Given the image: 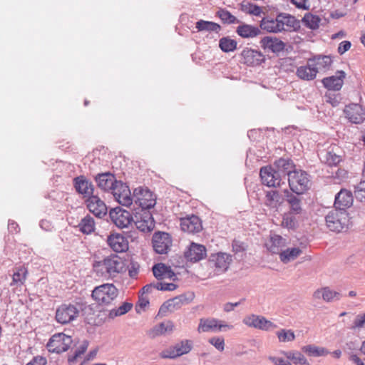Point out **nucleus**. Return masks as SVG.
Returning a JSON list of instances; mask_svg holds the SVG:
<instances>
[{"instance_id": "nucleus-31", "label": "nucleus", "mask_w": 365, "mask_h": 365, "mask_svg": "<svg viewBox=\"0 0 365 365\" xmlns=\"http://www.w3.org/2000/svg\"><path fill=\"white\" fill-rule=\"evenodd\" d=\"M281 354L293 365H310L307 359L299 351H282Z\"/></svg>"}, {"instance_id": "nucleus-54", "label": "nucleus", "mask_w": 365, "mask_h": 365, "mask_svg": "<svg viewBox=\"0 0 365 365\" xmlns=\"http://www.w3.org/2000/svg\"><path fill=\"white\" fill-rule=\"evenodd\" d=\"M166 271H167V266L163 263H158V264L154 265L153 267V275L158 279H164Z\"/></svg>"}, {"instance_id": "nucleus-27", "label": "nucleus", "mask_w": 365, "mask_h": 365, "mask_svg": "<svg viewBox=\"0 0 365 365\" xmlns=\"http://www.w3.org/2000/svg\"><path fill=\"white\" fill-rule=\"evenodd\" d=\"M74 187L76 191L84 196L90 197L93 192V185L91 182L84 176H78L73 179Z\"/></svg>"}, {"instance_id": "nucleus-14", "label": "nucleus", "mask_w": 365, "mask_h": 365, "mask_svg": "<svg viewBox=\"0 0 365 365\" xmlns=\"http://www.w3.org/2000/svg\"><path fill=\"white\" fill-rule=\"evenodd\" d=\"M112 222L120 228L128 227L133 220V216L130 213L120 207L112 209L109 212Z\"/></svg>"}, {"instance_id": "nucleus-33", "label": "nucleus", "mask_w": 365, "mask_h": 365, "mask_svg": "<svg viewBox=\"0 0 365 365\" xmlns=\"http://www.w3.org/2000/svg\"><path fill=\"white\" fill-rule=\"evenodd\" d=\"M312 62L309 58L305 65L297 68L296 74L300 79L312 81L317 77L316 70L312 66Z\"/></svg>"}, {"instance_id": "nucleus-48", "label": "nucleus", "mask_w": 365, "mask_h": 365, "mask_svg": "<svg viewBox=\"0 0 365 365\" xmlns=\"http://www.w3.org/2000/svg\"><path fill=\"white\" fill-rule=\"evenodd\" d=\"M219 46L220 49L225 53L235 51L237 48V41L230 37H223L220 39Z\"/></svg>"}, {"instance_id": "nucleus-29", "label": "nucleus", "mask_w": 365, "mask_h": 365, "mask_svg": "<svg viewBox=\"0 0 365 365\" xmlns=\"http://www.w3.org/2000/svg\"><path fill=\"white\" fill-rule=\"evenodd\" d=\"M108 244L116 252H123L128 250L127 240L121 235H111L108 237Z\"/></svg>"}, {"instance_id": "nucleus-5", "label": "nucleus", "mask_w": 365, "mask_h": 365, "mask_svg": "<svg viewBox=\"0 0 365 365\" xmlns=\"http://www.w3.org/2000/svg\"><path fill=\"white\" fill-rule=\"evenodd\" d=\"M309 181L308 174L301 170H294L288 178L291 190L297 195L303 194L309 189Z\"/></svg>"}, {"instance_id": "nucleus-6", "label": "nucleus", "mask_w": 365, "mask_h": 365, "mask_svg": "<svg viewBox=\"0 0 365 365\" xmlns=\"http://www.w3.org/2000/svg\"><path fill=\"white\" fill-rule=\"evenodd\" d=\"M73 341L71 336L63 333L53 334L46 344L48 351L51 353L61 354L66 351Z\"/></svg>"}, {"instance_id": "nucleus-40", "label": "nucleus", "mask_w": 365, "mask_h": 365, "mask_svg": "<svg viewBox=\"0 0 365 365\" xmlns=\"http://www.w3.org/2000/svg\"><path fill=\"white\" fill-rule=\"evenodd\" d=\"M237 33L242 38H253L260 34V30L249 24L240 25L237 29Z\"/></svg>"}, {"instance_id": "nucleus-62", "label": "nucleus", "mask_w": 365, "mask_h": 365, "mask_svg": "<svg viewBox=\"0 0 365 365\" xmlns=\"http://www.w3.org/2000/svg\"><path fill=\"white\" fill-rule=\"evenodd\" d=\"M148 304H149V299H148V297H145L144 294H141V295L139 296V299H138V304L136 305L137 312H140L139 308L143 309Z\"/></svg>"}, {"instance_id": "nucleus-23", "label": "nucleus", "mask_w": 365, "mask_h": 365, "mask_svg": "<svg viewBox=\"0 0 365 365\" xmlns=\"http://www.w3.org/2000/svg\"><path fill=\"white\" fill-rule=\"evenodd\" d=\"M312 62V66L317 73H325L329 71L332 64V59L329 56L318 55L313 58H309Z\"/></svg>"}, {"instance_id": "nucleus-17", "label": "nucleus", "mask_w": 365, "mask_h": 365, "mask_svg": "<svg viewBox=\"0 0 365 365\" xmlns=\"http://www.w3.org/2000/svg\"><path fill=\"white\" fill-rule=\"evenodd\" d=\"M259 175L262 183L268 187H277L281 185L282 178L272 166L262 168Z\"/></svg>"}, {"instance_id": "nucleus-50", "label": "nucleus", "mask_w": 365, "mask_h": 365, "mask_svg": "<svg viewBox=\"0 0 365 365\" xmlns=\"http://www.w3.org/2000/svg\"><path fill=\"white\" fill-rule=\"evenodd\" d=\"M173 346L179 356L187 354L192 349V343L188 340L181 341Z\"/></svg>"}, {"instance_id": "nucleus-61", "label": "nucleus", "mask_w": 365, "mask_h": 365, "mask_svg": "<svg viewBox=\"0 0 365 365\" xmlns=\"http://www.w3.org/2000/svg\"><path fill=\"white\" fill-rule=\"evenodd\" d=\"M365 324V314L357 315L354 321L352 329L362 328Z\"/></svg>"}, {"instance_id": "nucleus-41", "label": "nucleus", "mask_w": 365, "mask_h": 365, "mask_svg": "<svg viewBox=\"0 0 365 365\" xmlns=\"http://www.w3.org/2000/svg\"><path fill=\"white\" fill-rule=\"evenodd\" d=\"M302 351L308 356L314 357L325 356L329 354V351L326 348L314 344L302 346Z\"/></svg>"}, {"instance_id": "nucleus-60", "label": "nucleus", "mask_w": 365, "mask_h": 365, "mask_svg": "<svg viewBox=\"0 0 365 365\" xmlns=\"http://www.w3.org/2000/svg\"><path fill=\"white\" fill-rule=\"evenodd\" d=\"M269 360L272 361L274 365H293L289 360L286 358L279 356H269Z\"/></svg>"}, {"instance_id": "nucleus-7", "label": "nucleus", "mask_w": 365, "mask_h": 365, "mask_svg": "<svg viewBox=\"0 0 365 365\" xmlns=\"http://www.w3.org/2000/svg\"><path fill=\"white\" fill-rule=\"evenodd\" d=\"M133 197L135 202L141 207L140 210H148L156 203L155 195L148 188L141 187L135 188L133 191Z\"/></svg>"}, {"instance_id": "nucleus-25", "label": "nucleus", "mask_w": 365, "mask_h": 365, "mask_svg": "<svg viewBox=\"0 0 365 365\" xmlns=\"http://www.w3.org/2000/svg\"><path fill=\"white\" fill-rule=\"evenodd\" d=\"M287 245V240L278 235H272L265 244L266 247L270 252L279 255Z\"/></svg>"}, {"instance_id": "nucleus-45", "label": "nucleus", "mask_w": 365, "mask_h": 365, "mask_svg": "<svg viewBox=\"0 0 365 365\" xmlns=\"http://www.w3.org/2000/svg\"><path fill=\"white\" fill-rule=\"evenodd\" d=\"M240 9L245 14L259 16L262 13V8L247 1H243L240 4Z\"/></svg>"}, {"instance_id": "nucleus-55", "label": "nucleus", "mask_w": 365, "mask_h": 365, "mask_svg": "<svg viewBox=\"0 0 365 365\" xmlns=\"http://www.w3.org/2000/svg\"><path fill=\"white\" fill-rule=\"evenodd\" d=\"M354 195L358 200L365 202V182H360L355 187Z\"/></svg>"}, {"instance_id": "nucleus-3", "label": "nucleus", "mask_w": 365, "mask_h": 365, "mask_svg": "<svg viewBox=\"0 0 365 365\" xmlns=\"http://www.w3.org/2000/svg\"><path fill=\"white\" fill-rule=\"evenodd\" d=\"M349 216L343 209H334L325 216L327 227L331 232H340L347 227Z\"/></svg>"}, {"instance_id": "nucleus-44", "label": "nucleus", "mask_w": 365, "mask_h": 365, "mask_svg": "<svg viewBox=\"0 0 365 365\" xmlns=\"http://www.w3.org/2000/svg\"><path fill=\"white\" fill-rule=\"evenodd\" d=\"M195 28L197 31H215L218 33L220 30V26L215 22L200 20L196 23Z\"/></svg>"}, {"instance_id": "nucleus-64", "label": "nucleus", "mask_w": 365, "mask_h": 365, "mask_svg": "<svg viewBox=\"0 0 365 365\" xmlns=\"http://www.w3.org/2000/svg\"><path fill=\"white\" fill-rule=\"evenodd\" d=\"M46 360L42 356H36L26 365H46Z\"/></svg>"}, {"instance_id": "nucleus-13", "label": "nucleus", "mask_w": 365, "mask_h": 365, "mask_svg": "<svg viewBox=\"0 0 365 365\" xmlns=\"http://www.w3.org/2000/svg\"><path fill=\"white\" fill-rule=\"evenodd\" d=\"M112 194L115 200L123 206L129 207L134 200L133 196H131L129 187L121 181L117 183Z\"/></svg>"}, {"instance_id": "nucleus-12", "label": "nucleus", "mask_w": 365, "mask_h": 365, "mask_svg": "<svg viewBox=\"0 0 365 365\" xmlns=\"http://www.w3.org/2000/svg\"><path fill=\"white\" fill-rule=\"evenodd\" d=\"M207 256L206 247L198 243L190 242L184 252V257L187 262L195 263L205 259Z\"/></svg>"}, {"instance_id": "nucleus-2", "label": "nucleus", "mask_w": 365, "mask_h": 365, "mask_svg": "<svg viewBox=\"0 0 365 365\" xmlns=\"http://www.w3.org/2000/svg\"><path fill=\"white\" fill-rule=\"evenodd\" d=\"M93 269L101 277L108 278L126 270L124 261L118 256L108 257L93 264Z\"/></svg>"}, {"instance_id": "nucleus-26", "label": "nucleus", "mask_w": 365, "mask_h": 365, "mask_svg": "<svg viewBox=\"0 0 365 365\" xmlns=\"http://www.w3.org/2000/svg\"><path fill=\"white\" fill-rule=\"evenodd\" d=\"M272 166L282 179L285 178L287 175L288 178L289 177V174L293 172L292 169L294 165L292 161L289 159L279 158L277 160Z\"/></svg>"}, {"instance_id": "nucleus-28", "label": "nucleus", "mask_w": 365, "mask_h": 365, "mask_svg": "<svg viewBox=\"0 0 365 365\" xmlns=\"http://www.w3.org/2000/svg\"><path fill=\"white\" fill-rule=\"evenodd\" d=\"M242 56L243 62L251 66H258L264 61V57L260 52L250 48L244 49Z\"/></svg>"}, {"instance_id": "nucleus-1", "label": "nucleus", "mask_w": 365, "mask_h": 365, "mask_svg": "<svg viewBox=\"0 0 365 365\" xmlns=\"http://www.w3.org/2000/svg\"><path fill=\"white\" fill-rule=\"evenodd\" d=\"M297 24V21L294 16L281 13L275 19L269 16L262 18L259 26L267 32L277 34L294 29Z\"/></svg>"}, {"instance_id": "nucleus-53", "label": "nucleus", "mask_w": 365, "mask_h": 365, "mask_svg": "<svg viewBox=\"0 0 365 365\" xmlns=\"http://www.w3.org/2000/svg\"><path fill=\"white\" fill-rule=\"evenodd\" d=\"M218 16L220 19L226 24H236L238 23L239 21L237 19L233 16L230 11L225 9H220L217 12Z\"/></svg>"}, {"instance_id": "nucleus-11", "label": "nucleus", "mask_w": 365, "mask_h": 365, "mask_svg": "<svg viewBox=\"0 0 365 365\" xmlns=\"http://www.w3.org/2000/svg\"><path fill=\"white\" fill-rule=\"evenodd\" d=\"M79 314V310L73 304H62L56 312V321L62 324H68L74 320Z\"/></svg>"}, {"instance_id": "nucleus-52", "label": "nucleus", "mask_w": 365, "mask_h": 365, "mask_svg": "<svg viewBox=\"0 0 365 365\" xmlns=\"http://www.w3.org/2000/svg\"><path fill=\"white\" fill-rule=\"evenodd\" d=\"M27 274V270L24 267H20L16 269V271L14 272L13 274V284H23L26 280V277Z\"/></svg>"}, {"instance_id": "nucleus-15", "label": "nucleus", "mask_w": 365, "mask_h": 365, "mask_svg": "<svg viewBox=\"0 0 365 365\" xmlns=\"http://www.w3.org/2000/svg\"><path fill=\"white\" fill-rule=\"evenodd\" d=\"M152 241L153 249L158 254H166L172 245L171 237L166 232L155 233Z\"/></svg>"}, {"instance_id": "nucleus-34", "label": "nucleus", "mask_w": 365, "mask_h": 365, "mask_svg": "<svg viewBox=\"0 0 365 365\" xmlns=\"http://www.w3.org/2000/svg\"><path fill=\"white\" fill-rule=\"evenodd\" d=\"M313 296L315 299L322 298L327 302L334 300L337 301L341 298V294L339 292L331 290L327 287L316 290Z\"/></svg>"}, {"instance_id": "nucleus-38", "label": "nucleus", "mask_w": 365, "mask_h": 365, "mask_svg": "<svg viewBox=\"0 0 365 365\" xmlns=\"http://www.w3.org/2000/svg\"><path fill=\"white\" fill-rule=\"evenodd\" d=\"M287 201L289 205V211L291 212L301 215L303 212L301 199L293 194L290 193L287 190H284Z\"/></svg>"}, {"instance_id": "nucleus-24", "label": "nucleus", "mask_w": 365, "mask_h": 365, "mask_svg": "<svg viewBox=\"0 0 365 365\" xmlns=\"http://www.w3.org/2000/svg\"><path fill=\"white\" fill-rule=\"evenodd\" d=\"M260 46L264 50L277 53L284 48L285 44L276 37L265 36L260 40Z\"/></svg>"}, {"instance_id": "nucleus-42", "label": "nucleus", "mask_w": 365, "mask_h": 365, "mask_svg": "<svg viewBox=\"0 0 365 365\" xmlns=\"http://www.w3.org/2000/svg\"><path fill=\"white\" fill-rule=\"evenodd\" d=\"M265 204L269 207L277 208L282 202L281 195L277 190H270L266 193Z\"/></svg>"}, {"instance_id": "nucleus-30", "label": "nucleus", "mask_w": 365, "mask_h": 365, "mask_svg": "<svg viewBox=\"0 0 365 365\" xmlns=\"http://www.w3.org/2000/svg\"><path fill=\"white\" fill-rule=\"evenodd\" d=\"M352 202L353 196L351 192L347 190L342 189L335 197L334 205L336 209H343L345 210V208L350 207Z\"/></svg>"}, {"instance_id": "nucleus-18", "label": "nucleus", "mask_w": 365, "mask_h": 365, "mask_svg": "<svg viewBox=\"0 0 365 365\" xmlns=\"http://www.w3.org/2000/svg\"><path fill=\"white\" fill-rule=\"evenodd\" d=\"M181 230L190 234L200 232L202 229V222L196 215H190L180 219Z\"/></svg>"}, {"instance_id": "nucleus-63", "label": "nucleus", "mask_w": 365, "mask_h": 365, "mask_svg": "<svg viewBox=\"0 0 365 365\" xmlns=\"http://www.w3.org/2000/svg\"><path fill=\"white\" fill-rule=\"evenodd\" d=\"M325 98L327 99L326 101L329 103L334 107L337 106L339 104V100L337 96L334 94L326 93Z\"/></svg>"}, {"instance_id": "nucleus-35", "label": "nucleus", "mask_w": 365, "mask_h": 365, "mask_svg": "<svg viewBox=\"0 0 365 365\" xmlns=\"http://www.w3.org/2000/svg\"><path fill=\"white\" fill-rule=\"evenodd\" d=\"M319 156L322 162L330 166L336 165L341 160V157L336 153L334 148L321 151Z\"/></svg>"}, {"instance_id": "nucleus-58", "label": "nucleus", "mask_w": 365, "mask_h": 365, "mask_svg": "<svg viewBox=\"0 0 365 365\" xmlns=\"http://www.w3.org/2000/svg\"><path fill=\"white\" fill-rule=\"evenodd\" d=\"M297 9L309 10L310 7L309 0H289Z\"/></svg>"}, {"instance_id": "nucleus-57", "label": "nucleus", "mask_w": 365, "mask_h": 365, "mask_svg": "<svg viewBox=\"0 0 365 365\" xmlns=\"http://www.w3.org/2000/svg\"><path fill=\"white\" fill-rule=\"evenodd\" d=\"M160 356L162 359H175L178 357L174 346H169L160 353Z\"/></svg>"}, {"instance_id": "nucleus-46", "label": "nucleus", "mask_w": 365, "mask_h": 365, "mask_svg": "<svg viewBox=\"0 0 365 365\" xmlns=\"http://www.w3.org/2000/svg\"><path fill=\"white\" fill-rule=\"evenodd\" d=\"M79 230L84 234H90L94 231L95 222L93 217L91 216H86L83 218L78 224Z\"/></svg>"}, {"instance_id": "nucleus-4", "label": "nucleus", "mask_w": 365, "mask_h": 365, "mask_svg": "<svg viewBox=\"0 0 365 365\" xmlns=\"http://www.w3.org/2000/svg\"><path fill=\"white\" fill-rule=\"evenodd\" d=\"M118 294L117 288L113 284H103L96 287L92 292V298L102 306L110 304Z\"/></svg>"}, {"instance_id": "nucleus-8", "label": "nucleus", "mask_w": 365, "mask_h": 365, "mask_svg": "<svg viewBox=\"0 0 365 365\" xmlns=\"http://www.w3.org/2000/svg\"><path fill=\"white\" fill-rule=\"evenodd\" d=\"M136 228L143 232H149L155 227L153 216L149 210H140L135 213L133 217Z\"/></svg>"}, {"instance_id": "nucleus-43", "label": "nucleus", "mask_w": 365, "mask_h": 365, "mask_svg": "<svg viewBox=\"0 0 365 365\" xmlns=\"http://www.w3.org/2000/svg\"><path fill=\"white\" fill-rule=\"evenodd\" d=\"M133 307V304L124 302L118 307L113 308L109 311L108 317L109 319H113L117 317L125 314Z\"/></svg>"}, {"instance_id": "nucleus-9", "label": "nucleus", "mask_w": 365, "mask_h": 365, "mask_svg": "<svg viewBox=\"0 0 365 365\" xmlns=\"http://www.w3.org/2000/svg\"><path fill=\"white\" fill-rule=\"evenodd\" d=\"M242 322L249 327L262 331H270L277 327L275 324L267 319L264 317L256 314H250L245 317Z\"/></svg>"}, {"instance_id": "nucleus-19", "label": "nucleus", "mask_w": 365, "mask_h": 365, "mask_svg": "<svg viewBox=\"0 0 365 365\" xmlns=\"http://www.w3.org/2000/svg\"><path fill=\"white\" fill-rule=\"evenodd\" d=\"M346 78V73L337 71L334 75L324 78L322 81L323 86L329 91H338L341 90Z\"/></svg>"}, {"instance_id": "nucleus-56", "label": "nucleus", "mask_w": 365, "mask_h": 365, "mask_svg": "<svg viewBox=\"0 0 365 365\" xmlns=\"http://www.w3.org/2000/svg\"><path fill=\"white\" fill-rule=\"evenodd\" d=\"M209 343L212 344L216 349L222 351L225 349V339L221 336H213L209 339Z\"/></svg>"}, {"instance_id": "nucleus-20", "label": "nucleus", "mask_w": 365, "mask_h": 365, "mask_svg": "<svg viewBox=\"0 0 365 365\" xmlns=\"http://www.w3.org/2000/svg\"><path fill=\"white\" fill-rule=\"evenodd\" d=\"M194 299V294H183L175 297L167 301L160 309V312H163L164 309H168L170 312L180 308L183 304H189Z\"/></svg>"}, {"instance_id": "nucleus-22", "label": "nucleus", "mask_w": 365, "mask_h": 365, "mask_svg": "<svg viewBox=\"0 0 365 365\" xmlns=\"http://www.w3.org/2000/svg\"><path fill=\"white\" fill-rule=\"evenodd\" d=\"M88 210L98 218H102L107 213V207L104 202L96 195H91L87 200Z\"/></svg>"}, {"instance_id": "nucleus-37", "label": "nucleus", "mask_w": 365, "mask_h": 365, "mask_svg": "<svg viewBox=\"0 0 365 365\" xmlns=\"http://www.w3.org/2000/svg\"><path fill=\"white\" fill-rule=\"evenodd\" d=\"M218 319L215 318H202L200 319L197 331L204 332H217Z\"/></svg>"}, {"instance_id": "nucleus-32", "label": "nucleus", "mask_w": 365, "mask_h": 365, "mask_svg": "<svg viewBox=\"0 0 365 365\" xmlns=\"http://www.w3.org/2000/svg\"><path fill=\"white\" fill-rule=\"evenodd\" d=\"M174 325L170 321L161 322L148 331V336L151 338H155L159 336L170 334L173 331Z\"/></svg>"}, {"instance_id": "nucleus-21", "label": "nucleus", "mask_w": 365, "mask_h": 365, "mask_svg": "<svg viewBox=\"0 0 365 365\" xmlns=\"http://www.w3.org/2000/svg\"><path fill=\"white\" fill-rule=\"evenodd\" d=\"M96 181L98 187L106 192H111L113 191L117 183L119 182L115 176L110 173L98 174L96 177Z\"/></svg>"}, {"instance_id": "nucleus-10", "label": "nucleus", "mask_w": 365, "mask_h": 365, "mask_svg": "<svg viewBox=\"0 0 365 365\" xmlns=\"http://www.w3.org/2000/svg\"><path fill=\"white\" fill-rule=\"evenodd\" d=\"M232 261V255L225 252L212 254L209 258V263L219 274L226 272Z\"/></svg>"}, {"instance_id": "nucleus-39", "label": "nucleus", "mask_w": 365, "mask_h": 365, "mask_svg": "<svg viewBox=\"0 0 365 365\" xmlns=\"http://www.w3.org/2000/svg\"><path fill=\"white\" fill-rule=\"evenodd\" d=\"M299 215L291 212H285L282 217V226L289 230H295L299 225Z\"/></svg>"}, {"instance_id": "nucleus-49", "label": "nucleus", "mask_w": 365, "mask_h": 365, "mask_svg": "<svg viewBox=\"0 0 365 365\" xmlns=\"http://www.w3.org/2000/svg\"><path fill=\"white\" fill-rule=\"evenodd\" d=\"M302 21L307 27L314 30L319 28L321 19L317 15L307 14L304 15Z\"/></svg>"}, {"instance_id": "nucleus-16", "label": "nucleus", "mask_w": 365, "mask_h": 365, "mask_svg": "<svg viewBox=\"0 0 365 365\" xmlns=\"http://www.w3.org/2000/svg\"><path fill=\"white\" fill-rule=\"evenodd\" d=\"M346 118L351 123L359 124L365 120V108L358 103H351L344 110Z\"/></svg>"}, {"instance_id": "nucleus-36", "label": "nucleus", "mask_w": 365, "mask_h": 365, "mask_svg": "<svg viewBox=\"0 0 365 365\" xmlns=\"http://www.w3.org/2000/svg\"><path fill=\"white\" fill-rule=\"evenodd\" d=\"M302 250L297 247H285L279 255L281 262L284 264H287L296 259L301 254Z\"/></svg>"}, {"instance_id": "nucleus-47", "label": "nucleus", "mask_w": 365, "mask_h": 365, "mask_svg": "<svg viewBox=\"0 0 365 365\" xmlns=\"http://www.w3.org/2000/svg\"><path fill=\"white\" fill-rule=\"evenodd\" d=\"M276 336L281 343L292 342L296 339L295 334L292 329H280L276 332Z\"/></svg>"}, {"instance_id": "nucleus-51", "label": "nucleus", "mask_w": 365, "mask_h": 365, "mask_svg": "<svg viewBox=\"0 0 365 365\" xmlns=\"http://www.w3.org/2000/svg\"><path fill=\"white\" fill-rule=\"evenodd\" d=\"M88 346V341L84 340L80 346L75 351L73 356H70L68 357V362L70 365H73L76 361V359L81 356L87 349Z\"/></svg>"}, {"instance_id": "nucleus-59", "label": "nucleus", "mask_w": 365, "mask_h": 365, "mask_svg": "<svg viewBox=\"0 0 365 365\" xmlns=\"http://www.w3.org/2000/svg\"><path fill=\"white\" fill-rule=\"evenodd\" d=\"M156 290L173 291L177 288L174 283L156 282Z\"/></svg>"}]
</instances>
